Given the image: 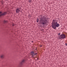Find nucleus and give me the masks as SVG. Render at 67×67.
<instances>
[{
    "label": "nucleus",
    "mask_w": 67,
    "mask_h": 67,
    "mask_svg": "<svg viewBox=\"0 0 67 67\" xmlns=\"http://www.w3.org/2000/svg\"><path fill=\"white\" fill-rule=\"evenodd\" d=\"M43 23H41V24H46L47 23V20H44L43 21Z\"/></svg>",
    "instance_id": "obj_5"
},
{
    "label": "nucleus",
    "mask_w": 67,
    "mask_h": 67,
    "mask_svg": "<svg viewBox=\"0 0 67 67\" xmlns=\"http://www.w3.org/2000/svg\"><path fill=\"white\" fill-rule=\"evenodd\" d=\"M59 38L60 39H64L66 38V35L64 34H62L59 37Z\"/></svg>",
    "instance_id": "obj_2"
},
{
    "label": "nucleus",
    "mask_w": 67,
    "mask_h": 67,
    "mask_svg": "<svg viewBox=\"0 0 67 67\" xmlns=\"http://www.w3.org/2000/svg\"><path fill=\"white\" fill-rule=\"evenodd\" d=\"M34 58H35V59L36 60H37V59H38V58H37V57H35Z\"/></svg>",
    "instance_id": "obj_10"
},
{
    "label": "nucleus",
    "mask_w": 67,
    "mask_h": 67,
    "mask_svg": "<svg viewBox=\"0 0 67 67\" xmlns=\"http://www.w3.org/2000/svg\"><path fill=\"white\" fill-rule=\"evenodd\" d=\"M31 55H32L31 56L32 57V58H33V57L35 58V57H34V56H34L35 55H36V54H37V53H34V52L33 51L31 52Z\"/></svg>",
    "instance_id": "obj_3"
},
{
    "label": "nucleus",
    "mask_w": 67,
    "mask_h": 67,
    "mask_svg": "<svg viewBox=\"0 0 67 67\" xmlns=\"http://www.w3.org/2000/svg\"><path fill=\"white\" fill-rule=\"evenodd\" d=\"M37 22L38 23V18H37L36 20Z\"/></svg>",
    "instance_id": "obj_11"
},
{
    "label": "nucleus",
    "mask_w": 67,
    "mask_h": 67,
    "mask_svg": "<svg viewBox=\"0 0 67 67\" xmlns=\"http://www.w3.org/2000/svg\"><path fill=\"white\" fill-rule=\"evenodd\" d=\"M29 2H31V1L29 0Z\"/></svg>",
    "instance_id": "obj_14"
},
{
    "label": "nucleus",
    "mask_w": 67,
    "mask_h": 67,
    "mask_svg": "<svg viewBox=\"0 0 67 67\" xmlns=\"http://www.w3.org/2000/svg\"><path fill=\"white\" fill-rule=\"evenodd\" d=\"M66 45L67 46V43H65Z\"/></svg>",
    "instance_id": "obj_16"
},
{
    "label": "nucleus",
    "mask_w": 67,
    "mask_h": 67,
    "mask_svg": "<svg viewBox=\"0 0 67 67\" xmlns=\"http://www.w3.org/2000/svg\"><path fill=\"white\" fill-rule=\"evenodd\" d=\"M6 13H7L6 12H5L3 14H2V12H0V16H2V15H5V14H6Z\"/></svg>",
    "instance_id": "obj_4"
},
{
    "label": "nucleus",
    "mask_w": 67,
    "mask_h": 67,
    "mask_svg": "<svg viewBox=\"0 0 67 67\" xmlns=\"http://www.w3.org/2000/svg\"><path fill=\"white\" fill-rule=\"evenodd\" d=\"M55 21L56 20L54 19L53 20V22H52V27L55 30H56V27H58L59 26V24H58L57 22H55Z\"/></svg>",
    "instance_id": "obj_1"
},
{
    "label": "nucleus",
    "mask_w": 67,
    "mask_h": 67,
    "mask_svg": "<svg viewBox=\"0 0 67 67\" xmlns=\"http://www.w3.org/2000/svg\"><path fill=\"white\" fill-rule=\"evenodd\" d=\"M16 13H19L20 12V8H17L16 10Z\"/></svg>",
    "instance_id": "obj_6"
},
{
    "label": "nucleus",
    "mask_w": 67,
    "mask_h": 67,
    "mask_svg": "<svg viewBox=\"0 0 67 67\" xmlns=\"http://www.w3.org/2000/svg\"><path fill=\"white\" fill-rule=\"evenodd\" d=\"M60 33H59L58 34L59 35H60Z\"/></svg>",
    "instance_id": "obj_17"
},
{
    "label": "nucleus",
    "mask_w": 67,
    "mask_h": 67,
    "mask_svg": "<svg viewBox=\"0 0 67 67\" xmlns=\"http://www.w3.org/2000/svg\"><path fill=\"white\" fill-rule=\"evenodd\" d=\"M24 62H25V60L23 59L21 61L20 63V64H21V65H22V64L24 63Z\"/></svg>",
    "instance_id": "obj_7"
},
{
    "label": "nucleus",
    "mask_w": 67,
    "mask_h": 67,
    "mask_svg": "<svg viewBox=\"0 0 67 67\" xmlns=\"http://www.w3.org/2000/svg\"><path fill=\"white\" fill-rule=\"evenodd\" d=\"M32 42H33V41H32Z\"/></svg>",
    "instance_id": "obj_19"
},
{
    "label": "nucleus",
    "mask_w": 67,
    "mask_h": 67,
    "mask_svg": "<svg viewBox=\"0 0 67 67\" xmlns=\"http://www.w3.org/2000/svg\"><path fill=\"white\" fill-rule=\"evenodd\" d=\"M42 45H40V47H42Z\"/></svg>",
    "instance_id": "obj_15"
},
{
    "label": "nucleus",
    "mask_w": 67,
    "mask_h": 67,
    "mask_svg": "<svg viewBox=\"0 0 67 67\" xmlns=\"http://www.w3.org/2000/svg\"><path fill=\"white\" fill-rule=\"evenodd\" d=\"M43 20V19H42L41 18L40 19V21H42V20Z\"/></svg>",
    "instance_id": "obj_12"
},
{
    "label": "nucleus",
    "mask_w": 67,
    "mask_h": 67,
    "mask_svg": "<svg viewBox=\"0 0 67 67\" xmlns=\"http://www.w3.org/2000/svg\"><path fill=\"white\" fill-rule=\"evenodd\" d=\"M4 23H8V21L5 20H4Z\"/></svg>",
    "instance_id": "obj_9"
},
{
    "label": "nucleus",
    "mask_w": 67,
    "mask_h": 67,
    "mask_svg": "<svg viewBox=\"0 0 67 67\" xmlns=\"http://www.w3.org/2000/svg\"><path fill=\"white\" fill-rule=\"evenodd\" d=\"M37 50V48H36V50Z\"/></svg>",
    "instance_id": "obj_18"
},
{
    "label": "nucleus",
    "mask_w": 67,
    "mask_h": 67,
    "mask_svg": "<svg viewBox=\"0 0 67 67\" xmlns=\"http://www.w3.org/2000/svg\"><path fill=\"white\" fill-rule=\"evenodd\" d=\"M4 58V54H2L1 55V59H3Z\"/></svg>",
    "instance_id": "obj_8"
},
{
    "label": "nucleus",
    "mask_w": 67,
    "mask_h": 67,
    "mask_svg": "<svg viewBox=\"0 0 67 67\" xmlns=\"http://www.w3.org/2000/svg\"><path fill=\"white\" fill-rule=\"evenodd\" d=\"M15 25H14V24H13L12 25V26H14Z\"/></svg>",
    "instance_id": "obj_13"
}]
</instances>
